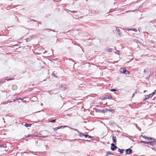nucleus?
<instances>
[{
	"label": "nucleus",
	"mask_w": 156,
	"mask_h": 156,
	"mask_svg": "<svg viewBox=\"0 0 156 156\" xmlns=\"http://www.w3.org/2000/svg\"><path fill=\"white\" fill-rule=\"evenodd\" d=\"M119 71L121 73H123L126 74H129L130 72L126 70L125 68H121L119 70Z\"/></svg>",
	"instance_id": "nucleus-1"
},
{
	"label": "nucleus",
	"mask_w": 156,
	"mask_h": 156,
	"mask_svg": "<svg viewBox=\"0 0 156 156\" xmlns=\"http://www.w3.org/2000/svg\"><path fill=\"white\" fill-rule=\"evenodd\" d=\"M112 97L111 96H109L108 95H105V96L102 97L101 99L102 100H104L105 99H112Z\"/></svg>",
	"instance_id": "nucleus-2"
},
{
	"label": "nucleus",
	"mask_w": 156,
	"mask_h": 156,
	"mask_svg": "<svg viewBox=\"0 0 156 156\" xmlns=\"http://www.w3.org/2000/svg\"><path fill=\"white\" fill-rule=\"evenodd\" d=\"M117 148V147L114 143L111 144V149L112 151H114Z\"/></svg>",
	"instance_id": "nucleus-3"
},
{
	"label": "nucleus",
	"mask_w": 156,
	"mask_h": 156,
	"mask_svg": "<svg viewBox=\"0 0 156 156\" xmlns=\"http://www.w3.org/2000/svg\"><path fill=\"white\" fill-rule=\"evenodd\" d=\"M126 154H130L133 153V150L130 148L127 149L125 150Z\"/></svg>",
	"instance_id": "nucleus-4"
},
{
	"label": "nucleus",
	"mask_w": 156,
	"mask_h": 156,
	"mask_svg": "<svg viewBox=\"0 0 156 156\" xmlns=\"http://www.w3.org/2000/svg\"><path fill=\"white\" fill-rule=\"evenodd\" d=\"M141 136L144 138L145 139H147L148 140H154V139L153 138L151 137H148L147 136H143L142 135Z\"/></svg>",
	"instance_id": "nucleus-5"
},
{
	"label": "nucleus",
	"mask_w": 156,
	"mask_h": 156,
	"mask_svg": "<svg viewBox=\"0 0 156 156\" xmlns=\"http://www.w3.org/2000/svg\"><path fill=\"white\" fill-rule=\"evenodd\" d=\"M146 144H149L151 145H154V144L155 143V141H146Z\"/></svg>",
	"instance_id": "nucleus-6"
},
{
	"label": "nucleus",
	"mask_w": 156,
	"mask_h": 156,
	"mask_svg": "<svg viewBox=\"0 0 156 156\" xmlns=\"http://www.w3.org/2000/svg\"><path fill=\"white\" fill-rule=\"evenodd\" d=\"M59 87L60 88H62L64 89H66L67 88V86L66 85H63L62 84H60L59 86Z\"/></svg>",
	"instance_id": "nucleus-7"
},
{
	"label": "nucleus",
	"mask_w": 156,
	"mask_h": 156,
	"mask_svg": "<svg viewBox=\"0 0 156 156\" xmlns=\"http://www.w3.org/2000/svg\"><path fill=\"white\" fill-rule=\"evenodd\" d=\"M156 93V90H155L154 91L152 92L151 94H149L150 96V98H151Z\"/></svg>",
	"instance_id": "nucleus-8"
},
{
	"label": "nucleus",
	"mask_w": 156,
	"mask_h": 156,
	"mask_svg": "<svg viewBox=\"0 0 156 156\" xmlns=\"http://www.w3.org/2000/svg\"><path fill=\"white\" fill-rule=\"evenodd\" d=\"M17 86L16 85H13L12 87V89L13 90H16L17 89Z\"/></svg>",
	"instance_id": "nucleus-9"
},
{
	"label": "nucleus",
	"mask_w": 156,
	"mask_h": 156,
	"mask_svg": "<svg viewBox=\"0 0 156 156\" xmlns=\"http://www.w3.org/2000/svg\"><path fill=\"white\" fill-rule=\"evenodd\" d=\"M124 150L123 149H119L118 148V151L119 152L120 154H123L124 153Z\"/></svg>",
	"instance_id": "nucleus-10"
},
{
	"label": "nucleus",
	"mask_w": 156,
	"mask_h": 156,
	"mask_svg": "<svg viewBox=\"0 0 156 156\" xmlns=\"http://www.w3.org/2000/svg\"><path fill=\"white\" fill-rule=\"evenodd\" d=\"M33 37H31L26 39V42H28L30 41L31 40L33 39Z\"/></svg>",
	"instance_id": "nucleus-11"
},
{
	"label": "nucleus",
	"mask_w": 156,
	"mask_h": 156,
	"mask_svg": "<svg viewBox=\"0 0 156 156\" xmlns=\"http://www.w3.org/2000/svg\"><path fill=\"white\" fill-rule=\"evenodd\" d=\"M31 125H32L31 124L27 123L26 122L25 124V126L26 127H30V126H31Z\"/></svg>",
	"instance_id": "nucleus-12"
},
{
	"label": "nucleus",
	"mask_w": 156,
	"mask_h": 156,
	"mask_svg": "<svg viewBox=\"0 0 156 156\" xmlns=\"http://www.w3.org/2000/svg\"><path fill=\"white\" fill-rule=\"evenodd\" d=\"M112 140L113 142L114 143H115L116 142V137L115 136H112Z\"/></svg>",
	"instance_id": "nucleus-13"
},
{
	"label": "nucleus",
	"mask_w": 156,
	"mask_h": 156,
	"mask_svg": "<svg viewBox=\"0 0 156 156\" xmlns=\"http://www.w3.org/2000/svg\"><path fill=\"white\" fill-rule=\"evenodd\" d=\"M109 109L106 108L105 109H103L102 110V113H105L106 112H107V111H109Z\"/></svg>",
	"instance_id": "nucleus-14"
},
{
	"label": "nucleus",
	"mask_w": 156,
	"mask_h": 156,
	"mask_svg": "<svg viewBox=\"0 0 156 156\" xmlns=\"http://www.w3.org/2000/svg\"><path fill=\"white\" fill-rule=\"evenodd\" d=\"M115 30L117 31V32H118V34L119 35V36H120L121 35V33H120V30L119 29H118L117 27L115 29Z\"/></svg>",
	"instance_id": "nucleus-15"
},
{
	"label": "nucleus",
	"mask_w": 156,
	"mask_h": 156,
	"mask_svg": "<svg viewBox=\"0 0 156 156\" xmlns=\"http://www.w3.org/2000/svg\"><path fill=\"white\" fill-rule=\"evenodd\" d=\"M67 127V126H58V128L59 129L61 128H64Z\"/></svg>",
	"instance_id": "nucleus-16"
},
{
	"label": "nucleus",
	"mask_w": 156,
	"mask_h": 156,
	"mask_svg": "<svg viewBox=\"0 0 156 156\" xmlns=\"http://www.w3.org/2000/svg\"><path fill=\"white\" fill-rule=\"evenodd\" d=\"M107 155L106 156H108V155H113L114 154L110 152L109 151L107 152Z\"/></svg>",
	"instance_id": "nucleus-17"
},
{
	"label": "nucleus",
	"mask_w": 156,
	"mask_h": 156,
	"mask_svg": "<svg viewBox=\"0 0 156 156\" xmlns=\"http://www.w3.org/2000/svg\"><path fill=\"white\" fill-rule=\"evenodd\" d=\"M145 98L144 99V100H146L148 99L149 98H150V96L149 95H145Z\"/></svg>",
	"instance_id": "nucleus-18"
},
{
	"label": "nucleus",
	"mask_w": 156,
	"mask_h": 156,
	"mask_svg": "<svg viewBox=\"0 0 156 156\" xmlns=\"http://www.w3.org/2000/svg\"><path fill=\"white\" fill-rule=\"evenodd\" d=\"M78 133H79V135L80 137H81L82 136H83V135L84 134V133H83L80 132V131H79V132Z\"/></svg>",
	"instance_id": "nucleus-19"
},
{
	"label": "nucleus",
	"mask_w": 156,
	"mask_h": 156,
	"mask_svg": "<svg viewBox=\"0 0 156 156\" xmlns=\"http://www.w3.org/2000/svg\"><path fill=\"white\" fill-rule=\"evenodd\" d=\"M97 112H99L100 113H102V110L100 109H96L95 110Z\"/></svg>",
	"instance_id": "nucleus-20"
},
{
	"label": "nucleus",
	"mask_w": 156,
	"mask_h": 156,
	"mask_svg": "<svg viewBox=\"0 0 156 156\" xmlns=\"http://www.w3.org/2000/svg\"><path fill=\"white\" fill-rule=\"evenodd\" d=\"M70 128L72 130L76 131L78 133L79 132V131L77 129L73 128H71V127H70Z\"/></svg>",
	"instance_id": "nucleus-21"
},
{
	"label": "nucleus",
	"mask_w": 156,
	"mask_h": 156,
	"mask_svg": "<svg viewBox=\"0 0 156 156\" xmlns=\"http://www.w3.org/2000/svg\"><path fill=\"white\" fill-rule=\"evenodd\" d=\"M56 119H52L49 121L48 122H55Z\"/></svg>",
	"instance_id": "nucleus-22"
},
{
	"label": "nucleus",
	"mask_w": 156,
	"mask_h": 156,
	"mask_svg": "<svg viewBox=\"0 0 156 156\" xmlns=\"http://www.w3.org/2000/svg\"><path fill=\"white\" fill-rule=\"evenodd\" d=\"M118 90V89H116V88L112 89L111 90V91H112V92H114V91H117Z\"/></svg>",
	"instance_id": "nucleus-23"
},
{
	"label": "nucleus",
	"mask_w": 156,
	"mask_h": 156,
	"mask_svg": "<svg viewBox=\"0 0 156 156\" xmlns=\"http://www.w3.org/2000/svg\"><path fill=\"white\" fill-rule=\"evenodd\" d=\"M129 30H132L135 32H137V30L135 28H133V29H129Z\"/></svg>",
	"instance_id": "nucleus-24"
},
{
	"label": "nucleus",
	"mask_w": 156,
	"mask_h": 156,
	"mask_svg": "<svg viewBox=\"0 0 156 156\" xmlns=\"http://www.w3.org/2000/svg\"><path fill=\"white\" fill-rule=\"evenodd\" d=\"M49 30L50 31H54L55 32V31L54 30H52L51 29H44L43 30Z\"/></svg>",
	"instance_id": "nucleus-25"
},
{
	"label": "nucleus",
	"mask_w": 156,
	"mask_h": 156,
	"mask_svg": "<svg viewBox=\"0 0 156 156\" xmlns=\"http://www.w3.org/2000/svg\"><path fill=\"white\" fill-rule=\"evenodd\" d=\"M115 53L118 55H119L120 54V51L119 50L115 52Z\"/></svg>",
	"instance_id": "nucleus-26"
},
{
	"label": "nucleus",
	"mask_w": 156,
	"mask_h": 156,
	"mask_svg": "<svg viewBox=\"0 0 156 156\" xmlns=\"http://www.w3.org/2000/svg\"><path fill=\"white\" fill-rule=\"evenodd\" d=\"M52 75L55 77H57V76L55 75V74L54 73V72H53V73L52 74Z\"/></svg>",
	"instance_id": "nucleus-27"
},
{
	"label": "nucleus",
	"mask_w": 156,
	"mask_h": 156,
	"mask_svg": "<svg viewBox=\"0 0 156 156\" xmlns=\"http://www.w3.org/2000/svg\"><path fill=\"white\" fill-rule=\"evenodd\" d=\"M136 43H139L140 44V43L141 42V41H139V40H136Z\"/></svg>",
	"instance_id": "nucleus-28"
},
{
	"label": "nucleus",
	"mask_w": 156,
	"mask_h": 156,
	"mask_svg": "<svg viewBox=\"0 0 156 156\" xmlns=\"http://www.w3.org/2000/svg\"><path fill=\"white\" fill-rule=\"evenodd\" d=\"M108 51L109 52H111L112 51V48H109L108 49Z\"/></svg>",
	"instance_id": "nucleus-29"
},
{
	"label": "nucleus",
	"mask_w": 156,
	"mask_h": 156,
	"mask_svg": "<svg viewBox=\"0 0 156 156\" xmlns=\"http://www.w3.org/2000/svg\"><path fill=\"white\" fill-rule=\"evenodd\" d=\"M24 99V98H17V100H21L22 101V100H23Z\"/></svg>",
	"instance_id": "nucleus-30"
},
{
	"label": "nucleus",
	"mask_w": 156,
	"mask_h": 156,
	"mask_svg": "<svg viewBox=\"0 0 156 156\" xmlns=\"http://www.w3.org/2000/svg\"><path fill=\"white\" fill-rule=\"evenodd\" d=\"M88 134H85L84 133V135H83V136H84L86 138H87L88 137Z\"/></svg>",
	"instance_id": "nucleus-31"
},
{
	"label": "nucleus",
	"mask_w": 156,
	"mask_h": 156,
	"mask_svg": "<svg viewBox=\"0 0 156 156\" xmlns=\"http://www.w3.org/2000/svg\"><path fill=\"white\" fill-rule=\"evenodd\" d=\"M140 142L141 143L146 144V143H145L146 142V141H144L142 140V141H140Z\"/></svg>",
	"instance_id": "nucleus-32"
},
{
	"label": "nucleus",
	"mask_w": 156,
	"mask_h": 156,
	"mask_svg": "<svg viewBox=\"0 0 156 156\" xmlns=\"http://www.w3.org/2000/svg\"><path fill=\"white\" fill-rule=\"evenodd\" d=\"M58 127H55V128H54V130L55 131H56L58 129Z\"/></svg>",
	"instance_id": "nucleus-33"
},
{
	"label": "nucleus",
	"mask_w": 156,
	"mask_h": 156,
	"mask_svg": "<svg viewBox=\"0 0 156 156\" xmlns=\"http://www.w3.org/2000/svg\"><path fill=\"white\" fill-rule=\"evenodd\" d=\"M34 136V135H29L28 136H27V137H30V136Z\"/></svg>",
	"instance_id": "nucleus-34"
},
{
	"label": "nucleus",
	"mask_w": 156,
	"mask_h": 156,
	"mask_svg": "<svg viewBox=\"0 0 156 156\" xmlns=\"http://www.w3.org/2000/svg\"><path fill=\"white\" fill-rule=\"evenodd\" d=\"M136 93V92H134V93H133V94L132 98L134 97V96L135 95Z\"/></svg>",
	"instance_id": "nucleus-35"
},
{
	"label": "nucleus",
	"mask_w": 156,
	"mask_h": 156,
	"mask_svg": "<svg viewBox=\"0 0 156 156\" xmlns=\"http://www.w3.org/2000/svg\"><path fill=\"white\" fill-rule=\"evenodd\" d=\"M47 136H41V137L43 138H45Z\"/></svg>",
	"instance_id": "nucleus-36"
},
{
	"label": "nucleus",
	"mask_w": 156,
	"mask_h": 156,
	"mask_svg": "<svg viewBox=\"0 0 156 156\" xmlns=\"http://www.w3.org/2000/svg\"><path fill=\"white\" fill-rule=\"evenodd\" d=\"M46 149H49V147L47 145L46 146Z\"/></svg>",
	"instance_id": "nucleus-37"
},
{
	"label": "nucleus",
	"mask_w": 156,
	"mask_h": 156,
	"mask_svg": "<svg viewBox=\"0 0 156 156\" xmlns=\"http://www.w3.org/2000/svg\"><path fill=\"white\" fill-rule=\"evenodd\" d=\"M109 111H110L111 112H114V110H113V109H109Z\"/></svg>",
	"instance_id": "nucleus-38"
},
{
	"label": "nucleus",
	"mask_w": 156,
	"mask_h": 156,
	"mask_svg": "<svg viewBox=\"0 0 156 156\" xmlns=\"http://www.w3.org/2000/svg\"><path fill=\"white\" fill-rule=\"evenodd\" d=\"M31 21H33L34 22H38V21H36V20H34V19H33V20H31Z\"/></svg>",
	"instance_id": "nucleus-39"
},
{
	"label": "nucleus",
	"mask_w": 156,
	"mask_h": 156,
	"mask_svg": "<svg viewBox=\"0 0 156 156\" xmlns=\"http://www.w3.org/2000/svg\"><path fill=\"white\" fill-rule=\"evenodd\" d=\"M13 80V79H12V78H10V79H7L6 80L7 81H9V80Z\"/></svg>",
	"instance_id": "nucleus-40"
},
{
	"label": "nucleus",
	"mask_w": 156,
	"mask_h": 156,
	"mask_svg": "<svg viewBox=\"0 0 156 156\" xmlns=\"http://www.w3.org/2000/svg\"><path fill=\"white\" fill-rule=\"evenodd\" d=\"M143 5V4L142 5H140V6L139 7V9H139L140 8L142 7Z\"/></svg>",
	"instance_id": "nucleus-41"
},
{
	"label": "nucleus",
	"mask_w": 156,
	"mask_h": 156,
	"mask_svg": "<svg viewBox=\"0 0 156 156\" xmlns=\"http://www.w3.org/2000/svg\"><path fill=\"white\" fill-rule=\"evenodd\" d=\"M88 137L89 138H91L93 137V136H90L89 135H88Z\"/></svg>",
	"instance_id": "nucleus-42"
},
{
	"label": "nucleus",
	"mask_w": 156,
	"mask_h": 156,
	"mask_svg": "<svg viewBox=\"0 0 156 156\" xmlns=\"http://www.w3.org/2000/svg\"><path fill=\"white\" fill-rule=\"evenodd\" d=\"M19 45L18 44L13 45V46H18Z\"/></svg>",
	"instance_id": "nucleus-43"
},
{
	"label": "nucleus",
	"mask_w": 156,
	"mask_h": 156,
	"mask_svg": "<svg viewBox=\"0 0 156 156\" xmlns=\"http://www.w3.org/2000/svg\"><path fill=\"white\" fill-rule=\"evenodd\" d=\"M26 122H23L22 123V124L24 126H25V124Z\"/></svg>",
	"instance_id": "nucleus-44"
},
{
	"label": "nucleus",
	"mask_w": 156,
	"mask_h": 156,
	"mask_svg": "<svg viewBox=\"0 0 156 156\" xmlns=\"http://www.w3.org/2000/svg\"><path fill=\"white\" fill-rule=\"evenodd\" d=\"M83 84H81L80 85V87H83Z\"/></svg>",
	"instance_id": "nucleus-45"
},
{
	"label": "nucleus",
	"mask_w": 156,
	"mask_h": 156,
	"mask_svg": "<svg viewBox=\"0 0 156 156\" xmlns=\"http://www.w3.org/2000/svg\"><path fill=\"white\" fill-rule=\"evenodd\" d=\"M144 73H145L147 71H146V70L145 69H144Z\"/></svg>",
	"instance_id": "nucleus-46"
},
{
	"label": "nucleus",
	"mask_w": 156,
	"mask_h": 156,
	"mask_svg": "<svg viewBox=\"0 0 156 156\" xmlns=\"http://www.w3.org/2000/svg\"><path fill=\"white\" fill-rule=\"evenodd\" d=\"M34 136H36V137H37V136H38V135H34Z\"/></svg>",
	"instance_id": "nucleus-47"
},
{
	"label": "nucleus",
	"mask_w": 156,
	"mask_h": 156,
	"mask_svg": "<svg viewBox=\"0 0 156 156\" xmlns=\"http://www.w3.org/2000/svg\"><path fill=\"white\" fill-rule=\"evenodd\" d=\"M155 143L154 144V145L156 146V141H155Z\"/></svg>",
	"instance_id": "nucleus-48"
},
{
	"label": "nucleus",
	"mask_w": 156,
	"mask_h": 156,
	"mask_svg": "<svg viewBox=\"0 0 156 156\" xmlns=\"http://www.w3.org/2000/svg\"><path fill=\"white\" fill-rule=\"evenodd\" d=\"M9 90H8V91H5V92H6L7 93H9Z\"/></svg>",
	"instance_id": "nucleus-49"
},
{
	"label": "nucleus",
	"mask_w": 156,
	"mask_h": 156,
	"mask_svg": "<svg viewBox=\"0 0 156 156\" xmlns=\"http://www.w3.org/2000/svg\"><path fill=\"white\" fill-rule=\"evenodd\" d=\"M5 92V91L2 90V92Z\"/></svg>",
	"instance_id": "nucleus-50"
},
{
	"label": "nucleus",
	"mask_w": 156,
	"mask_h": 156,
	"mask_svg": "<svg viewBox=\"0 0 156 156\" xmlns=\"http://www.w3.org/2000/svg\"><path fill=\"white\" fill-rule=\"evenodd\" d=\"M60 97L62 98V100H63V98H62V96H61V95H60Z\"/></svg>",
	"instance_id": "nucleus-51"
},
{
	"label": "nucleus",
	"mask_w": 156,
	"mask_h": 156,
	"mask_svg": "<svg viewBox=\"0 0 156 156\" xmlns=\"http://www.w3.org/2000/svg\"><path fill=\"white\" fill-rule=\"evenodd\" d=\"M4 81H0V83L2 82H4Z\"/></svg>",
	"instance_id": "nucleus-52"
},
{
	"label": "nucleus",
	"mask_w": 156,
	"mask_h": 156,
	"mask_svg": "<svg viewBox=\"0 0 156 156\" xmlns=\"http://www.w3.org/2000/svg\"><path fill=\"white\" fill-rule=\"evenodd\" d=\"M16 101V100H13V101L15 102Z\"/></svg>",
	"instance_id": "nucleus-53"
},
{
	"label": "nucleus",
	"mask_w": 156,
	"mask_h": 156,
	"mask_svg": "<svg viewBox=\"0 0 156 156\" xmlns=\"http://www.w3.org/2000/svg\"><path fill=\"white\" fill-rule=\"evenodd\" d=\"M12 102V101H9V102Z\"/></svg>",
	"instance_id": "nucleus-54"
},
{
	"label": "nucleus",
	"mask_w": 156,
	"mask_h": 156,
	"mask_svg": "<svg viewBox=\"0 0 156 156\" xmlns=\"http://www.w3.org/2000/svg\"><path fill=\"white\" fill-rule=\"evenodd\" d=\"M72 12H75L76 11H72Z\"/></svg>",
	"instance_id": "nucleus-55"
},
{
	"label": "nucleus",
	"mask_w": 156,
	"mask_h": 156,
	"mask_svg": "<svg viewBox=\"0 0 156 156\" xmlns=\"http://www.w3.org/2000/svg\"><path fill=\"white\" fill-rule=\"evenodd\" d=\"M149 77H150V76H149V77H147V78L148 79V78H149Z\"/></svg>",
	"instance_id": "nucleus-56"
},
{
	"label": "nucleus",
	"mask_w": 156,
	"mask_h": 156,
	"mask_svg": "<svg viewBox=\"0 0 156 156\" xmlns=\"http://www.w3.org/2000/svg\"><path fill=\"white\" fill-rule=\"evenodd\" d=\"M41 105H43V104H42V103H41Z\"/></svg>",
	"instance_id": "nucleus-57"
},
{
	"label": "nucleus",
	"mask_w": 156,
	"mask_h": 156,
	"mask_svg": "<svg viewBox=\"0 0 156 156\" xmlns=\"http://www.w3.org/2000/svg\"><path fill=\"white\" fill-rule=\"evenodd\" d=\"M39 23L41 24V23L40 22H39Z\"/></svg>",
	"instance_id": "nucleus-58"
},
{
	"label": "nucleus",
	"mask_w": 156,
	"mask_h": 156,
	"mask_svg": "<svg viewBox=\"0 0 156 156\" xmlns=\"http://www.w3.org/2000/svg\"><path fill=\"white\" fill-rule=\"evenodd\" d=\"M28 22H29L30 21H28Z\"/></svg>",
	"instance_id": "nucleus-59"
}]
</instances>
